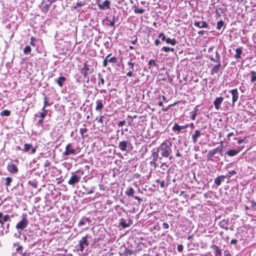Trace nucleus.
<instances>
[{"label":"nucleus","mask_w":256,"mask_h":256,"mask_svg":"<svg viewBox=\"0 0 256 256\" xmlns=\"http://www.w3.org/2000/svg\"><path fill=\"white\" fill-rule=\"evenodd\" d=\"M172 144L168 140H164L159 146V150L161 151L162 157L159 158L160 160L162 157L167 158L169 156L172 152L171 146Z\"/></svg>","instance_id":"nucleus-1"},{"label":"nucleus","mask_w":256,"mask_h":256,"mask_svg":"<svg viewBox=\"0 0 256 256\" xmlns=\"http://www.w3.org/2000/svg\"><path fill=\"white\" fill-rule=\"evenodd\" d=\"M158 152L159 148H154L152 150V160L150 162V164L154 168H156L157 166H158L157 160L158 158Z\"/></svg>","instance_id":"nucleus-2"},{"label":"nucleus","mask_w":256,"mask_h":256,"mask_svg":"<svg viewBox=\"0 0 256 256\" xmlns=\"http://www.w3.org/2000/svg\"><path fill=\"white\" fill-rule=\"evenodd\" d=\"M86 62L83 66V67L80 69V73L84 76V78H86L88 74L92 73L94 71V68L88 65Z\"/></svg>","instance_id":"nucleus-3"},{"label":"nucleus","mask_w":256,"mask_h":256,"mask_svg":"<svg viewBox=\"0 0 256 256\" xmlns=\"http://www.w3.org/2000/svg\"><path fill=\"white\" fill-rule=\"evenodd\" d=\"M28 221L26 214H23L22 216L21 220L16 224V227L18 230H23L28 226Z\"/></svg>","instance_id":"nucleus-4"},{"label":"nucleus","mask_w":256,"mask_h":256,"mask_svg":"<svg viewBox=\"0 0 256 256\" xmlns=\"http://www.w3.org/2000/svg\"><path fill=\"white\" fill-rule=\"evenodd\" d=\"M76 152L73 148L72 144L70 143L68 144L66 146V150L63 153L64 156H68L70 154H76Z\"/></svg>","instance_id":"nucleus-5"},{"label":"nucleus","mask_w":256,"mask_h":256,"mask_svg":"<svg viewBox=\"0 0 256 256\" xmlns=\"http://www.w3.org/2000/svg\"><path fill=\"white\" fill-rule=\"evenodd\" d=\"M88 236L86 235L83 236L82 239L79 241L80 250L82 252L84 251V246H88Z\"/></svg>","instance_id":"nucleus-6"},{"label":"nucleus","mask_w":256,"mask_h":256,"mask_svg":"<svg viewBox=\"0 0 256 256\" xmlns=\"http://www.w3.org/2000/svg\"><path fill=\"white\" fill-rule=\"evenodd\" d=\"M232 96V106H234L235 103L238 100L239 98V93L237 88H234L230 91Z\"/></svg>","instance_id":"nucleus-7"},{"label":"nucleus","mask_w":256,"mask_h":256,"mask_svg":"<svg viewBox=\"0 0 256 256\" xmlns=\"http://www.w3.org/2000/svg\"><path fill=\"white\" fill-rule=\"evenodd\" d=\"M80 180V176L76 174H73L68 180V183L71 186H74L76 184L78 183Z\"/></svg>","instance_id":"nucleus-8"},{"label":"nucleus","mask_w":256,"mask_h":256,"mask_svg":"<svg viewBox=\"0 0 256 256\" xmlns=\"http://www.w3.org/2000/svg\"><path fill=\"white\" fill-rule=\"evenodd\" d=\"M224 98L222 96L216 97L214 102V108L216 110H219L220 108V105L224 101Z\"/></svg>","instance_id":"nucleus-9"},{"label":"nucleus","mask_w":256,"mask_h":256,"mask_svg":"<svg viewBox=\"0 0 256 256\" xmlns=\"http://www.w3.org/2000/svg\"><path fill=\"white\" fill-rule=\"evenodd\" d=\"M132 224V220L130 218L128 219V222L126 223V220L124 218H121L120 220V226H122V228L129 227Z\"/></svg>","instance_id":"nucleus-10"},{"label":"nucleus","mask_w":256,"mask_h":256,"mask_svg":"<svg viewBox=\"0 0 256 256\" xmlns=\"http://www.w3.org/2000/svg\"><path fill=\"white\" fill-rule=\"evenodd\" d=\"M7 170L10 174H16L18 172V169L16 164L10 163L8 164Z\"/></svg>","instance_id":"nucleus-11"},{"label":"nucleus","mask_w":256,"mask_h":256,"mask_svg":"<svg viewBox=\"0 0 256 256\" xmlns=\"http://www.w3.org/2000/svg\"><path fill=\"white\" fill-rule=\"evenodd\" d=\"M216 154V152L215 149L210 150L206 156L207 161H214V158Z\"/></svg>","instance_id":"nucleus-12"},{"label":"nucleus","mask_w":256,"mask_h":256,"mask_svg":"<svg viewBox=\"0 0 256 256\" xmlns=\"http://www.w3.org/2000/svg\"><path fill=\"white\" fill-rule=\"evenodd\" d=\"M194 26L200 28H207L209 26L208 24L206 21H195L194 22Z\"/></svg>","instance_id":"nucleus-13"},{"label":"nucleus","mask_w":256,"mask_h":256,"mask_svg":"<svg viewBox=\"0 0 256 256\" xmlns=\"http://www.w3.org/2000/svg\"><path fill=\"white\" fill-rule=\"evenodd\" d=\"M96 111L99 112H102V110L103 109L104 107V103L102 102V100H96Z\"/></svg>","instance_id":"nucleus-14"},{"label":"nucleus","mask_w":256,"mask_h":256,"mask_svg":"<svg viewBox=\"0 0 256 256\" xmlns=\"http://www.w3.org/2000/svg\"><path fill=\"white\" fill-rule=\"evenodd\" d=\"M110 2L108 0H105L102 4H98V8L100 10H104L105 8H110Z\"/></svg>","instance_id":"nucleus-15"},{"label":"nucleus","mask_w":256,"mask_h":256,"mask_svg":"<svg viewBox=\"0 0 256 256\" xmlns=\"http://www.w3.org/2000/svg\"><path fill=\"white\" fill-rule=\"evenodd\" d=\"M66 80V77L64 76H60L58 79L55 80V82H56L60 87L62 88Z\"/></svg>","instance_id":"nucleus-16"},{"label":"nucleus","mask_w":256,"mask_h":256,"mask_svg":"<svg viewBox=\"0 0 256 256\" xmlns=\"http://www.w3.org/2000/svg\"><path fill=\"white\" fill-rule=\"evenodd\" d=\"M201 136V132L200 130H196L194 134L192 135V142L196 144L198 141V138Z\"/></svg>","instance_id":"nucleus-17"},{"label":"nucleus","mask_w":256,"mask_h":256,"mask_svg":"<svg viewBox=\"0 0 256 256\" xmlns=\"http://www.w3.org/2000/svg\"><path fill=\"white\" fill-rule=\"evenodd\" d=\"M129 142L128 141H122L119 143L118 147L122 151H126L128 144Z\"/></svg>","instance_id":"nucleus-18"},{"label":"nucleus","mask_w":256,"mask_h":256,"mask_svg":"<svg viewBox=\"0 0 256 256\" xmlns=\"http://www.w3.org/2000/svg\"><path fill=\"white\" fill-rule=\"evenodd\" d=\"M240 152V150H230L226 153L229 156H234L238 154Z\"/></svg>","instance_id":"nucleus-19"},{"label":"nucleus","mask_w":256,"mask_h":256,"mask_svg":"<svg viewBox=\"0 0 256 256\" xmlns=\"http://www.w3.org/2000/svg\"><path fill=\"white\" fill-rule=\"evenodd\" d=\"M228 220H222L219 222V226L222 228L225 229L226 230H228Z\"/></svg>","instance_id":"nucleus-20"},{"label":"nucleus","mask_w":256,"mask_h":256,"mask_svg":"<svg viewBox=\"0 0 256 256\" xmlns=\"http://www.w3.org/2000/svg\"><path fill=\"white\" fill-rule=\"evenodd\" d=\"M226 177V176L223 175L218 176L214 179V184L218 186H220L221 184L222 180Z\"/></svg>","instance_id":"nucleus-21"},{"label":"nucleus","mask_w":256,"mask_h":256,"mask_svg":"<svg viewBox=\"0 0 256 256\" xmlns=\"http://www.w3.org/2000/svg\"><path fill=\"white\" fill-rule=\"evenodd\" d=\"M236 54L234 56L235 58L237 60L240 59L241 58V54L242 53V48L241 47H240L238 48H236Z\"/></svg>","instance_id":"nucleus-22"},{"label":"nucleus","mask_w":256,"mask_h":256,"mask_svg":"<svg viewBox=\"0 0 256 256\" xmlns=\"http://www.w3.org/2000/svg\"><path fill=\"white\" fill-rule=\"evenodd\" d=\"M221 67V64L218 62L214 66L212 70V74H213L214 73H218V71L220 70Z\"/></svg>","instance_id":"nucleus-23"},{"label":"nucleus","mask_w":256,"mask_h":256,"mask_svg":"<svg viewBox=\"0 0 256 256\" xmlns=\"http://www.w3.org/2000/svg\"><path fill=\"white\" fill-rule=\"evenodd\" d=\"M212 248L214 250L216 256H222L221 250L218 246L216 245H213Z\"/></svg>","instance_id":"nucleus-24"},{"label":"nucleus","mask_w":256,"mask_h":256,"mask_svg":"<svg viewBox=\"0 0 256 256\" xmlns=\"http://www.w3.org/2000/svg\"><path fill=\"white\" fill-rule=\"evenodd\" d=\"M223 148H224L223 143L222 142H221L220 143V145L219 146H218L217 148H214L215 150H216V152H218V153L220 154L221 156H223V152H222Z\"/></svg>","instance_id":"nucleus-25"},{"label":"nucleus","mask_w":256,"mask_h":256,"mask_svg":"<svg viewBox=\"0 0 256 256\" xmlns=\"http://www.w3.org/2000/svg\"><path fill=\"white\" fill-rule=\"evenodd\" d=\"M166 42L168 44H170L172 46H175L176 44V40L174 38H166Z\"/></svg>","instance_id":"nucleus-26"},{"label":"nucleus","mask_w":256,"mask_h":256,"mask_svg":"<svg viewBox=\"0 0 256 256\" xmlns=\"http://www.w3.org/2000/svg\"><path fill=\"white\" fill-rule=\"evenodd\" d=\"M32 145L31 144H25L24 146V149L22 150L24 152H28L32 148Z\"/></svg>","instance_id":"nucleus-27"},{"label":"nucleus","mask_w":256,"mask_h":256,"mask_svg":"<svg viewBox=\"0 0 256 256\" xmlns=\"http://www.w3.org/2000/svg\"><path fill=\"white\" fill-rule=\"evenodd\" d=\"M250 82H256V72L254 70H252L250 72Z\"/></svg>","instance_id":"nucleus-28"},{"label":"nucleus","mask_w":256,"mask_h":256,"mask_svg":"<svg viewBox=\"0 0 256 256\" xmlns=\"http://www.w3.org/2000/svg\"><path fill=\"white\" fill-rule=\"evenodd\" d=\"M85 4L86 3L84 1H80L76 3V4L73 6L72 8L76 10L78 7L84 6Z\"/></svg>","instance_id":"nucleus-29"},{"label":"nucleus","mask_w":256,"mask_h":256,"mask_svg":"<svg viewBox=\"0 0 256 256\" xmlns=\"http://www.w3.org/2000/svg\"><path fill=\"white\" fill-rule=\"evenodd\" d=\"M134 190L133 188H129L126 192V194L129 196H134Z\"/></svg>","instance_id":"nucleus-30"},{"label":"nucleus","mask_w":256,"mask_h":256,"mask_svg":"<svg viewBox=\"0 0 256 256\" xmlns=\"http://www.w3.org/2000/svg\"><path fill=\"white\" fill-rule=\"evenodd\" d=\"M134 12L135 13L142 14L144 12V10L142 8H139L138 6H134Z\"/></svg>","instance_id":"nucleus-31"},{"label":"nucleus","mask_w":256,"mask_h":256,"mask_svg":"<svg viewBox=\"0 0 256 256\" xmlns=\"http://www.w3.org/2000/svg\"><path fill=\"white\" fill-rule=\"evenodd\" d=\"M134 64H135L134 63L132 62V60H130L128 62V70H132V71H134Z\"/></svg>","instance_id":"nucleus-32"},{"label":"nucleus","mask_w":256,"mask_h":256,"mask_svg":"<svg viewBox=\"0 0 256 256\" xmlns=\"http://www.w3.org/2000/svg\"><path fill=\"white\" fill-rule=\"evenodd\" d=\"M50 104L48 102L47 98L46 96L44 97V106L42 108V110H46V108L48 106H50Z\"/></svg>","instance_id":"nucleus-33"},{"label":"nucleus","mask_w":256,"mask_h":256,"mask_svg":"<svg viewBox=\"0 0 256 256\" xmlns=\"http://www.w3.org/2000/svg\"><path fill=\"white\" fill-rule=\"evenodd\" d=\"M148 68H150L151 67H154L157 66L156 60H150L148 62Z\"/></svg>","instance_id":"nucleus-34"},{"label":"nucleus","mask_w":256,"mask_h":256,"mask_svg":"<svg viewBox=\"0 0 256 256\" xmlns=\"http://www.w3.org/2000/svg\"><path fill=\"white\" fill-rule=\"evenodd\" d=\"M88 130V128H80V131L82 138H84L87 136V135L84 136V134L86 133Z\"/></svg>","instance_id":"nucleus-35"},{"label":"nucleus","mask_w":256,"mask_h":256,"mask_svg":"<svg viewBox=\"0 0 256 256\" xmlns=\"http://www.w3.org/2000/svg\"><path fill=\"white\" fill-rule=\"evenodd\" d=\"M133 250L126 248L124 251L123 252V255L127 256L128 255H132L133 254Z\"/></svg>","instance_id":"nucleus-36"},{"label":"nucleus","mask_w":256,"mask_h":256,"mask_svg":"<svg viewBox=\"0 0 256 256\" xmlns=\"http://www.w3.org/2000/svg\"><path fill=\"white\" fill-rule=\"evenodd\" d=\"M10 112L8 110H2L0 112V115L3 116H10Z\"/></svg>","instance_id":"nucleus-37"},{"label":"nucleus","mask_w":256,"mask_h":256,"mask_svg":"<svg viewBox=\"0 0 256 256\" xmlns=\"http://www.w3.org/2000/svg\"><path fill=\"white\" fill-rule=\"evenodd\" d=\"M31 48L29 46H27L24 49V53L25 54H28L31 52Z\"/></svg>","instance_id":"nucleus-38"},{"label":"nucleus","mask_w":256,"mask_h":256,"mask_svg":"<svg viewBox=\"0 0 256 256\" xmlns=\"http://www.w3.org/2000/svg\"><path fill=\"white\" fill-rule=\"evenodd\" d=\"M224 21L222 20H220L218 21L217 23L216 28L218 30H220L224 26Z\"/></svg>","instance_id":"nucleus-39"},{"label":"nucleus","mask_w":256,"mask_h":256,"mask_svg":"<svg viewBox=\"0 0 256 256\" xmlns=\"http://www.w3.org/2000/svg\"><path fill=\"white\" fill-rule=\"evenodd\" d=\"M172 130L174 132H180V126L178 124L176 123L174 124V126L172 128Z\"/></svg>","instance_id":"nucleus-40"},{"label":"nucleus","mask_w":256,"mask_h":256,"mask_svg":"<svg viewBox=\"0 0 256 256\" xmlns=\"http://www.w3.org/2000/svg\"><path fill=\"white\" fill-rule=\"evenodd\" d=\"M112 55V54H108L106 56V58H105V59H104V61H103V63H102V66L103 67H106L108 65V58Z\"/></svg>","instance_id":"nucleus-41"},{"label":"nucleus","mask_w":256,"mask_h":256,"mask_svg":"<svg viewBox=\"0 0 256 256\" xmlns=\"http://www.w3.org/2000/svg\"><path fill=\"white\" fill-rule=\"evenodd\" d=\"M9 220H10V216L8 214H6L5 216H3L2 220V225L4 224V222H6Z\"/></svg>","instance_id":"nucleus-42"},{"label":"nucleus","mask_w":256,"mask_h":256,"mask_svg":"<svg viewBox=\"0 0 256 256\" xmlns=\"http://www.w3.org/2000/svg\"><path fill=\"white\" fill-rule=\"evenodd\" d=\"M98 86H103L104 84V80L102 78L99 76L98 78Z\"/></svg>","instance_id":"nucleus-43"},{"label":"nucleus","mask_w":256,"mask_h":256,"mask_svg":"<svg viewBox=\"0 0 256 256\" xmlns=\"http://www.w3.org/2000/svg\"><path fill=\"white\" fill-rule=\"evenodd\" d=\"M48 113V110H42V112L40 114V118L44 119Z\"/></svg>","instance_id":"nucleus-44"},{"label":"nucleus","mask_w":256,"mask_h":256,"mask_svg":"<svg viewBox=\"0 0 256 256\" xmlns=\"http://www.w3.org/2000/svg\"><path fill=\"white\" fill-rule=\"evenodd\" d=\"M51 4H50H50H45L43 8L44 12H48V10L50 9Z\"/></svg>","instance_id":"nucleus-45"},{"label":"nucleus","mask_w":256,"mask_h":256,"mask_svg":"<svg viewBox=\"0 0 256 256\" xmlns=\"http://www.w3.org/2000/svg\"><path fill=\"white\" fill-rule=\"evenodd\" d=\"M6 186H10L11 182H12V178L10 177H7L6 178Z\"/></svg>","instance_id":"nucleus-46"},{"label":"nucleus","mask_w":256,"mask_h":256,"mask_svg":"<svg viewBox=\"0 0 256 256\" xmlns=\"http://www.w3.org/2000/svg\"><path fill=\"white\" fill-rule=\"evenodd\" d=\"M156 183H160V186L162 188H164L166 186V184H165V182L164 180H162V181H160V180H156Z\"/></svg>","instance_id":"nucleus-47"},{"label":"nucleus","mask_w":256,"mask_h":256,"mask_svg":"<svg viewBox=\"0 0 256 256\" xmlns=\"http://www.w3.org/2000/svg\"><path fill=\"white\" fill-rule=\"evenodd\" d=\"M108 60L109 62L116 63L117 62V58L115 56H112L110 58V59H108Z\"/></svg>","instance_id":"nucleus-48"},{"label":"nucleus","mask_w":256,"mask_h":256,"mask_svg":"<svg viewBox=\"0 0 256 256\" xmlns=\"http://www.w3.org/2000/svg\"><path fill=\"white\" fill-rule=\"evenodd\" d=\"M220 55L219 54L218 52L217 51H216V63H218V62L220 63Z\"/></svg>","instance_id":"nucleus-49"},{"label":"nucleus","mask_w":256,"mask_h":256,"mask_svg":"<svg viewBox=\"0 0 256 256\" xmlns=\"http://www.w3.org/2000/svg\"><path fill=\"white\" fill-rule=\"evenodd\" d=\"M30 40V45H31L32 46H35L36 44L34 43V42L36 40V38L34 36H31Z\"/></svg>","instance_id":"nucleus-50"},{"label":"nucleus","mask_w":256,"mask_h":256,"mask_svg":"<svg viewBox=\"0 0 256 256\" xmlns=\"http://www.w3.org/2000/svg\"><path fill=\"white\" fill-rule=\"evenodd\" d=\"M50 164H51L50 162L48 160H46L44 164V167H45V168L48 167V170H50Z\"/></svg>","instance_id":"nucleus-51"},{"label":"nucleus","mask_w":256,"mask_h":256,"mask_svg":"<svg viewBox=\"0 0 256 256\" xmlns=\"http://www.w3.org/2000/svg\"><path fill=\"white\" fill-rule=\"evenodd\" d=\"M247 138V136H245L243 138H240L237 142L238 144H242Z\"/></svg>","instance_id":"nucleus-52"},{"label":"nucleus","mask_w":256,"mask_h":256,"mask_svg":"<svg viewBox=\"0 0 256 256\" xmlns=\"http://www.w3.org/2000/svg\"><path fill=\"white\" fill-rule=\"evenodd\" d=\"M96 189V186H92L90 188V190H88V192H86V194H92L94 192V190Z\"/></svg>","instance_id":"nucleus-53"},{"label":"nucleus","mask_w":256,"mask_h":256,"mask_svg":"<svg viewBox=\"0 0 256 256\" xmlns=\"http://www.w3.org/2000/svg\"><path fill=\"white\" fill-rule=\"evenodd\" d=\"M158 38H161L162 40L164 41L166 40V38L165 35L163 32H160L158 34Z\"/></svg>","instance_id":"nucleus-54"},{"label":"nucleus","mask_w":256,"mask_h":256,"mask_svg":"<svg viewBox=\"0 0 256 256\" xmlns=\"http://www.w3.org/2000/svg\"><path fill=\"white\" fill-rule=\"evenodd\" d=\"M191 116H190V118L192 120H194L196 118V116L198 115V114L197 113H194V112H190Z\"/></svg>","instance_id":"nucleus-55"},{"label":"nucleus","mask_w":256,"mask_h":256,"mask_svg":"<svg viewBox=\"0 0 256 256\" xmlns=\"http://www.w3.org/2000/svg\"><path fill=\"white\" fill-rule=\"evenodd\" d=\"M184 246L182 244H178V250L179 252H182L183 250Z\"/></svg>","instance_id":"nucleus-56"},{"label":"nucleus","mask_w":256,"mask_h":256,"mask_svg":"<svg viewBox=\"0 0 256 256\" xmlns=\"http://www.w3.org/2000/svg\"><path fill=\"white\" fill-rule=\"evenodd\" d=\"M134 71H132V70H129L126 74V76L128 77H131L134 76Z\"/></svg>","instance_id":"nucleus-57"},{"label":"nucleus","mask_w":256,"mask_h":256,"mask_svg":"<svg viewBox=\"0 0 256 256\" xmlns=\"http://www.w3.org/2000/svg\"><path fill=\"white\" fill-rule=\"evenodd\" d=\"M170 48L168 46H163L161 50H164L165 52H168L170 51Z\"/></svg>","instance_id":"nucleus-58"},{"label":"nucleus","mask_w":256,"mask_h":256,"mask_svg":"<svg viewBox=\"0 0 256 256\" xmlns=\"http://www.w3.org/2000/svg\"><path fill=\"white\" fill-rule=\"evenodd\" d=\"M126 124L125 120L120 121L118 124V126H122Z\"/></svg>","instance_id":"nucleus-59"},{"label":"nucleus","mask_w":256,"mask_h":256,"mask_svg":"<svg viewBox=\"0 0 256 256\" xmlns=\"http://www.w3.org/2000/svg\"><path fill=\"white\" fill-rule=\"evenodd\" d=\"M43 120L44 119H42V118H40L38 122V124H37L39 126H42V125H43Z\"/></svg>","instance_id":"nucleus-60"},{"label":"nucleus","mask_w":256,"mask_h":256,"mask_svg":"<svg viewBox=\"0 0 256 256\" xmlns=\"http://www.w3.org/2000/svg\"><path fill=\"white\" fill-rule=\"evenodd\" d=\"M85 224V222H84V220L83 219H82L80 220L78 224V226H81Z\"/></svg>","instance_id":"nucleus-61"},{"label":"nucleus","mask_w":256,"mask_h":256,"mask_svg":"<svg viewBox=\"0 0 256 256\" xmlns=\"http://www.w3.org/2000/svg\"><path fill=\"white\" fill-rule=\"evenodd\" d=\"M30 150H31L30 154H34L36 152V146H35V147H34V148L32 146V148Z\"/></svg>","instance_id":"nucleus-62"},{"label":"nucleus","mask_w":256,"mask_h":256,"mask_svg":"<svg viewBox=\"0 0 256 256\" xmlns=\"http://www.w3.org/2000/svg\"><path fill=\"white\" fill-rule=\"evenodd\" d=\"M162 228H163L164 229H168V228H169V225L168 224L166 223V222H164L163 224H162Z\"/></svg>","instance_id":"nucleus-63"},{"label":"nucleus","mask_w":256,"mask_h":256,"mask_svg":"<svg viewBox=\"0 0 256 256\" xmlns=\"http://www.w3.org/2000/svg\"><path fill=\"white\" fill-rule=\"evenodd\" d=\"M30 184L31 185V186H32L34 188H36L37 184L36 182H30Z\"/></svg>","instance_id":"nucleus-64"}]
</instances>
